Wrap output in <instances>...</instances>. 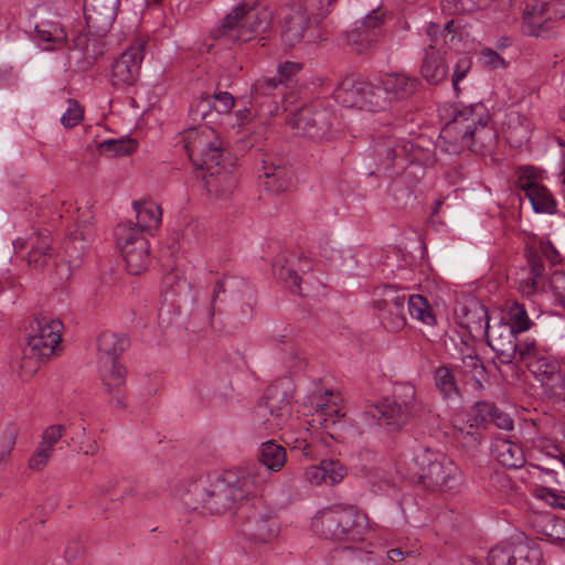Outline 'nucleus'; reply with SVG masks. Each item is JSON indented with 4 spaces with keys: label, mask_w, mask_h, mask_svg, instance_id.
Wrapping results in <instances>:
<instances>
[{
    "label": "nucleus",
    "mask_w": 565,
    "mask_h": 565,
    "mask_svg": "<svg viewBox=\"0 0 565 565\" xmlns=\"http://www.w3.org/2000/svg\"><path fill=\"white\" fill-rule=\"evenodd\" d=\"M285 461V448L269 440L260 445L258 461L225 470L214 481V504L217 512L224 513L238 501L253 495L268 481L273 471L282 468Z\"/></svg>",
    "instance_id": "f257e3e1"
},
{
    "label": "nucleus",
    "mask_w": 565,
    "mask_h": 565,
    "mask_svg": "<svg viewBox=\"0 0 565 565\" xmlns=\"http://www.w3.org/2000/svg\"><path fill=\"white\" fill-rule=\"evenodd\" d=\"M440 138L448 143L444 150L458 153L461 150L482 152L495 145L497 134L490 125V114L482 103L471 104L458 110L447 122Z\"/></svg>",
    "instance_id": "f03ea898"
},
{
    "label": "nucleus",
    "mask_w": 565,
    "mask_h": 565,
    "mask_svg": "<svg viewBox=\"0 0 565 565\" xmlns=\"http://www.w3.org/2000/svg\"><path fill=\"white\" fill-rule=\"evenodd\" d=\"M413 471L419 482L430 491H457L462 483L458 466L445 454L418 446L412 457Z\"/></svg>",
    "instance_id": "7ed1b4c3"
},
{
    "label": "nucleus",
    "mask_w": 565,
    "mask_h": 565,
    "mask_svg": "<svg viewBox=\"0 0 565 565\" xmlns=\"http://www.w3.org/2000/svg\"><path fill=\"white\" fill-rule=\"evenodd\" d=\"M313 530L327 540L359 543L369 530V518L354 505H334L312 521Z\"/></svg>",
    "instance_id": "20e7f679"
},
{
    "label": "nucleus",
    "mask_w": 565,
    "mask_h": 565,
    "mask_svg": "<svg viewBox=\"0 0 565 565\" xmlns=\"http://www.w3.org/2000/svg\"><path fill=\"white\" fill-rule=\"evenodd\" d=\"M417 408L416 388L407 382L396 383L391 396L379 404L369 406L364 416L376 420L387 431L402 430L415 415Z\"/></svg>",
    "instance_id": "39448f33"
},
{
    "label": "nucleus",
    "mask_w": 565,
    "mask_h": 565,
    "mask_svg": "<svg viewBox=\"0 0 565 565\" xmlns=\"http://www.w3.org/2000/svg\"><path fill=\"white\" fill-rule=\"evenodd\" d=\"M236 508L237 531L255 544H266L275 540L280 524L275 512L262 499L249 497L238 501Z\"/></svg>",
    "instance_id": "423d86ee"
},
{
    "label": "nucleus",
    "mask_w": 565,
    "mask_h": 565,
    "mask_svg": "<svg viewBox=\"0 0 565 565\" xmlns=\"http://www.w3.org/2000/svg\"><path fill=\"white\" fill-rule=\"evenodd\" d=\"M267 25V20L262 25L256 11L238 4L224 17L220 28L214 31V47L231 49L236 42L248 40V33L262 31Z\"/></svg>",
    "instance_id": "0eeeda50"
},
{
    "label": "nucleus",
    "mask_w": 565,
    "mask_h": 565,
    "mask_svg": "<svg viewBox=\"0 0 565 565\" xmlns=\"http://www.w3.org/2000/svg\"><path fill=\"white\" fill-rule=\"evenodd\" d=\"M333 97L338 104L347 108L376 111L385 106L381 88L354 75L344 77L338 84Z\"/></svg>",
    "instance_id": "6e6552de"
},
{
    "label": "nucleus",
    "mask_w": 565,
    "mask_h": 565,
    "mask_svg": "<svg viewBox=\"0 0 565 565\" xmlns=\"http://www.w3.org/2000/svg\"><path fill=\"white\" fill-rule=\"evenodd\" d=\"M62 330L63 323L57 318H36L29 326L25 354L39 361L49 360L61 342Z\"/></svg>",
    "instance_id": "1a4fd4ad"
},
{
    "label": "nucleus",
    "mask_w": 565,
    "mask_h": 565,
    "mask_svg": "<svg viewBox=\"0 0 565 565\" xmlns=\"http://www.w3.org/2000/svg\"><path fill=\"white\" fill-rule=\"evenodd\" d=\"M333 113L321 104L307 105L290 114L287 124L297 135L312 140L332 138Z\"/></svg>",
    "instance_id": "9d476101"
},
{
    "label": "nucleus",
    "mask_w": 565,
    "mask_h": 565,
    "mask_svg": "<svg viewBox=\"0 0 565 565\" xmlns=\"http://www.w3.org/2000/svg\"><path fill=\"white\" fill-rule=\"evenodd\" d=\"M373 308L379 312L382 326L391 332L401 331L407 322L405 289H396L392 285H384L375 289Z\"/></svg>",
    "instance_id": "9b49d317"
},
{
    "label": "nucleus",
    "mask_w": 565,
    "mask_h": 565,
    "mask_svg": "<svg viewBox=\"0 0 565 565\" xmlns=\"http://www.w3.org/2000/svg\"><path fill=\"white\" fill-rule=\"evenodd\" d=\"M146 42L138 41L126 49L110 66L109 81L117 89L132 86L139 78Z\"/></svg>",
    "instance_id": "f8f14e48"
},
{
    "label": "nucleus",
    "mask_w": 565,
    "mask_h": 565,
    "mask_svg": "<svg viewBox=\"0 0 565 565\" xmlns=\"http://www.w3.org/2000/svg\"><path fill=\"white\" fill-rule=\"evenodd\" d=\"M264 399L257 407V416L264 418L265 429L269 433L282 429L291 415V396L275 384L266 390Z\"/></svg>",
    "instance_id": "ddd939ff"
},
{
    "label": "nucleus",
    "mask_w": 565,
    "mask_h": 565,
    "mask_svg": "<svg viewBox=\"0 0 565 565\" xmlns=\"http://www.w3.org/2000/svg\"><path fill=\"white\" fill-rule=\"evenodd\" d=\"M312 260L307 257H292L286 264H275L274 274L282 280L292 294L307 297L313 291Z\"/></svg>",
    "instance_id": "4468645a"
},
{
    "label": "nucleus",
    "mask_w": 565,
    "mask_h": 565,
    "mask_svg": "<svg viewBox=\"0 0 565 565\" xmlns=\"http://www.w3.org/2000/svg\"><path fill=\"white\" fill-rule=\"evenodd\" d=\"M384 35V14L374 10L361 21L359 26L348 33L347 40L353 51L363 54Z\"/></svg>",
    "instance_id": "2eb2a0df"
},
{
    "label": "nucleus",
    "mask_w": 565,
    "mask_h": 565,
    "mask_svg": "<svg viewBox=\"0 0 565 565\" xmlns=\"http://www.w3.org/2000/svg\"><path fill=\"white\" fill-rule=\"evenodd\" d=\"M527 367L548 396L565 399V380L555 359L542 355L529 362Z\"/></svg>",
    "instance_id": "dca6fc26"
},
{
    "label": "nucleus",
    "mask_w": 565,
    "mask_h": 565,
    "mask_svg": "<svg viewBox=\"0 0 565 565\" xmlns=\"http://www.w3.org/2000/svg\"><path fill=\"white\" fill-rule=\"evenodd\" d=\"M184 149L194 164V177L202 183V186L209 190V181L206 171L209 170V163L212 159V141L202 135L196 129L186 131L183 137Z\"/></svg>",
    "instance_id": "f3484780"
},
{
    "label": "nucleus",
    "mask_w": 565,
    "mask_h": 565,
    "mask_svg": "<svg viewBox=\"0 0 565 565\" xmlns=\"http://www.w3.org/2000/svg\"><path fill=\"white\" fill-rule=\"evenodd\" d=\"M518 185L530 200L535 212L554 213L556 201L550 190L535 181L534 170L530 167L520 169Z\"/></svg>",
    "instance_id": "a211bd4d"
},
{
    "label": "nucleus",
    "mask_w": 565,
    "mask_h": 565,
    "mask_svg": "<svg viewBox=\"0 0 565 565\" xmlns=\"http://www.w3.org/2000/svg\"><path fill=\"white\" fill-rule=\"evenodd\" d=\"M212 481L209 475L200 476L191 480L178 493L179 500L185 510L199 514L210 512V502L212 499Z\"/></svg>",
    "instance_id": "6ab92c4d"
},
{
    "label": "nucleus",
    "mask_w": 565,
    "mask_h": 565,
    "mask_svg": "<svg viewBox=\"0 0 565 565\" xmlns=\"http://www.w3.org/2000/svg\"><path fill=\"white\" fill-rule=\"evenodd\" d=\"M103 387L109 403L119 409L127 407L126 370L120 363L98 365Z\"/></svg>",
    "instance_id": "aec40b11"
},
{
    "label": "nucleus",
    "mask_w": 565,
    "mask_h": 565,
    "mask_svg": "<svg viewBox=\"0 0 565 565\" xmlns=\"http://www.w3.org/2000/svg\"><path fill=\"white\" fill-rule=\"evenodd\" d=\"M565 18V3L561 1H550L539 3H527L524 9V19L533 29L532 34L539 35L541 31L547 30V22Z\"/></svg>",
    "instance_id": "412c9836"
},
{
    "label": "nucleus",
    "mask_w": 565,
    "mask_h": 565,
    "mask_svg": "<svg viewBox=\"0 0 565 565\" xmlns=\"http://www.w3.org/2000/svg\"><path fill=\"white\" fill-rule=\"evenodd\" d=\"M120 0H84L86 23L97 33L106 32L114 23Z\"/></svg>",
    "instance_id": "4be33fe9"
},
{
    "label": "nucleus",
    "mask_w": 565,
    "mask_h": 565,
    "mask_svg": "<svg viewBox=\"0 0 565 565\" xmlns=\"http://www.w3.org/2000/svg\"><path fill=\"white\" fill-rule=\"evenodd\" d=\"M330 565H381V556L363 540L337 551Z\"/></svg>",
    "instance_id": "5701e85b"
},
{
    "label": "nucleus",
    "mask_w": 565,
    "mask_h": 565,
    "mask_svg": "<svg viewBox=\"0 0 565 565\" xmlns=\"http://www.w3.org/2000/svg\"><path fill=\"white\" fill-rule=\"evenodd\" d=\"M311 20L315 21V18L306 12L305 4L288 9L282 18L281 25V39L284 43L289 47H294L299 43Z\"/></svg>",
    "instance_id": "b1692460"
},
{
    "label": "nucleus",
    "mask_w": 565,
    "mask_h": 565,
    "mask_svg": "<svg viewBox=\"0 0 565 565\" xmlns=\"http://www.w3.org/2000/svg\"><path fill=\"white\" fill-rule=\"evenodd\" d=\"M236 160V157L226 148L221 143L216 146L214 142V183L217 182L222 194L230 193L236 184V178L233 173Z\"/></svg>",
    "instance_id": "393cba45"
},
{
    "label": "nucleus",
    "mask_w": 565,
    "mask_h": 565,
    "mask_svg": "<svg viewBox=\"0 0 565 565\" xmlns=\"http://www.w3.org/2000/svg\"><path fill=\"white\" fill-rule=\"evenodd\" d=\"M230 291L236 300L242 301L241 315L245 319H252L253 309L256 303L255 290L246 282L237 279H225L214 285V301L220 294Z\"/></svg>",
    "instance_id": "a878e982"
},
{
    "label": "nucleus",
    "mask_w": 565,
    "mask_h": 565,
    "mask_svg": "<svg viewBox=\"0 0 565 565\" xmlns=\"http://www.w3.org/2000/svg\"><path fill=\"white\" fill-rule=\"evenodd\" d=\"M419 87V79L406 73H390L382 79V88L388 100H403L412 97Z\"/></svg>",
    "instance_id": "bb28decb"
},
{
    "label": "nucleus",
    "mask_w": 565,
    "mask_h": 565,
    "mask_svg": "<svg viewBox=\"0 0 565 565\" xmlns=\"http://www.w3.org/2000/svg\"><path fill=\"white\" fill-rule=\"evenodd\" d=\"M306 479L316 486L321 483L337 484L347 476L345 466L337 459H323L319 465L306 469Z\"/></svg>",
    "instance_id": "cd10ccee"
},
{
    "label": "nucleus",
    "mask_w": 565,
    "mask_h": 565,
    "mask_svg": "<svg viewBox=\"0 0 565 565\" xmlns=\"http://www.w3.org/2000/svg\"><path fill=\"white\" fill-rule=\"evenodd\" d=\"M128 344L129 341L125 335L110 331L100 333L97 338L98 365L119 363L118 358Z\"/></svg>",
    "instance_id": "c85d7f7f"
},
{
    "label": "nucleus",
    "mask_w": 565,
    "mask_h": 565,
    "mask_svg": "<svg viewBox=\"0 0 565 565\" xmlns=\"http://www.w3.org/2000/svg\"><path fill=\"white\" fill-rule=\"evenodd\" d=\"M491 452L500 465L509 469H518L525 463L522 447L505 438H494L491 444Z\"/></svg>",
    "instance_id": "c756f323"
},
{
    "label": "nucleus",
    "mask_w": 565,
    "mask_h": 565,
    "mask_svg": "<svg viewBox=\"0 0 565 565\" xmlns=\"http://www.w3.org/2000/svg\"><path fill=\"white\" fill-rule=\"evenodd\" d=\"M541 558L540 548L524 533L515 535L509 565H540Z\"/></svg>",
    "instance_id": "7c9ffc66"
},
{
    "label": "nucleus",
    "mask_w": 565,
    "mask_h": 565,
    "mask_svg": "<svg viewBox=\"0 0 565 565\" xmlns=\"http://www.w3.org/2000/svg\"><path fill=\"white\" fill-rule=\"evenodd\" d=\"M149 249L148 239H139L131 248L120 249L129 274L140 275L147 269L150 263Z\"/></svg>",
    "instance_id": "2f4dec72"
},
{
    "label": "nucleus",
    "mask_w": 565,
    "mask_h": 565,
    "mask_svg": "<svg viewBox=\"0 0 565 565\" xmlns=\"http://www.w3.org/2000/svg\"><path fill=\"white\" fill-rule=\"evenodd\" d=\"M137 217V227L141 231H154L162 221V209L153 201H141L134 203Z\"/></svg>",
    "instance_id": "473e14b6"
},
{
    "label": "nucleus",
    "mask_w": 565,
    "mask_h": 565,
    "mask_svg": "<svg viewBox=\"0 0 565 565\" xmlns=\"http://www.w3.org/2000/svg\"><path fill=\"white\" fill-rule=\"evenodd\" d=\"M454 20L448 21L446 24L440 25L431 22L427 28V35L430 43L426 51L429 52H446L444 46L454 49V41L456 39L455 30L452 29Z\"/></svg>",
    "instance_id": "72a5a7b5"
},
{
    "label": "nucleus",
    "mask_w": 565,
    "mask_h": 565,
    "mask_svg": "<svg viewBox=\"0 0 565 565\" xmlns=\"http://www.w3.org/2000/svg\"><path fill=\"white\" fill-rule=\"evenodd\" d=\"M446 52H425L420 73L423 77L433 85L445 79L448 68L444 60Z\"/></svg>",
    "instance_id": "f704fd0d"
},
{
    "label": "nucleus",
    "mask_w": 565,
    "mask_h": 565,
    "mask_svg": "<svg viewBox=\"0 0 565 565\" xmlns=\"http://www.w3.org/2000/svg\"><path fill=\"white\" fill-rule=\"evenodd\" d=\"M406 308L412 318L427 326L436 323V317L428 300L422 295H407Z\"/></svg>",
    "instance_id": "c9c22d12"
},
{
    "label": "nucleus",
    "mask_w": 565,
    "mask_h": 565,
    "mask_svg": "<svg viewBox=\"0 0 565 565\" xmlns=\"http://www.w3.org/2000/svg\"><path fill=\"white\" fill-rule=\"evenodd\" d=\"M527 264L530 267L529 277L520 281V289L527 295L536 291L539 279L543 276L544 264L536 252L527 254Z\"/></svg>",
    "instance_id": "e433bc0d"
},
{
    "label": "nucleus",
    "mask_w": 565,
    "mask_h": 565,
    "mask_svg": "<svg viewBox=\"0 0 565 565\" xmlns=\"http://www.w3.org/2000/svg\"><path fill=\"white\" fill-rule=\"evenodd\" d=\"M36 41L43 50H52L66 41V34L56 25L42 24L36 26Z\"/></svg>",
    "instance_id": "4c0bfd02"
},
{
    "label": "nucleus",
    "mask_w": 565,
    "mask_h": 565,
    "mask_svg": "<svg viewBox=\"0 0 565 565\" xmlns=\"http://www.w3.org/2000/svg\"><path fill=\"white\" fill-rule=\"evenodd\" d=\"M462 371L471 376L475 387L480 390L483 387V382L487 381V370L482 361L478 358L476 352L471 350L469 353L461 358Z\"/></svg>",
    "instance_id": "58836bf2"
},
{
    "label": "nucleus",
    "mask_w": 565,
    "mask_h": 565,
    "mask_svg": "<svg viewBox=\"0 0 565 565\" xmlns=\"http://www.w3.org/2000/svg\"><path fill=\"white\" fill-rule=\"evenodd\" d=\"M116 244L119 249L131 248L139 239H147L142 231L130 222L120 223L115 230Z\"/></svg>",
    "instance_id": "ea45409f"
},
{
    "label": "nucleus",
    "mask_w": 565,
    "mask_h": 565,
    "mask_svg": "<svg viewBox=\"0 0 565 565\" xmlns=\"http://www.w3.org/2000/svg\"><path fill=\"white\" fill-rule=\"evenodd\" d=\"M455 438L468 450H476L481 444V433L478 426L468 423V419L462 425H455Z\"/></svg>",
    "instance_id": "a19ab883"
},
{
    "label": "nucleus",
    "mask_w": 565,
    "mask_h": 565,
    "mask_svg": "<svg viewBox=\"0 0 565 565\" xmlns=\"http://www.w3.org/2000/svg\"><path fill=\"white\" fill-rule=\"evenodd\" d=\"M434 377L437 388L445 398H454L459 395L458 385L449 367L444 365L437 367Z\"/></svg>",
    "instance_id": "79ce46f5"
},
{
    "label": "nucleus",
    "mask_w": 565,
    "mask_h": 565,
    "mask_svg": "<svg viewBox=\"0 0 565 565\" xmlns=\"http://www.w3.org/2000/svg\"><path fill=\"white\" fill-rule=\"evenodd\" d=\"M509 322L503 326H509L514 332L521 333L530 329L531 320L523 305L512 302L508 307Z\"/></svg>",
    "instance_id": "37998d69"
},
{
    "label": "nucleus",
    "mask_w": 565,
    "mask_h": 565,
    "mask_svg": "<svg viewBox=\"0 0 565 565\" xmlns=\"http://www.w3.org/2000/svg\"><path fill=\"white\" fill-rule=\"evenodd\" d=\"M487 330L488 344L490 348H495V343H501L502 345L510 343L512 348H519L518 333L509 326H499L498 329L493 331H490L488 327Z\"/></svg>",
    "instance_id": "c03bdc74"
},
{
    "label": "nucleus",
    "mask_w": 565,
    "mask_h": 565,
    "mask_svg": "<svg viewBox=\"0 0 565 565\" xmlns=\"http://www.w3.org/2000/svg\"><path fill=\"white\" fill-rule=\"evenodd\" d=\"M515 536L500 542L495 546H493L488 553V564L489 565H509V556L514 546Z\"/></svg>",
    "instance_id": "a18cd8bd"
},
{
    "label": "nucleus",
    "mask_w": 565,
    "mask_h": 565,
    "mask_svg": "<svg viewBox=\"0 0 565 565\" xmlns=\"http://www.w3.org/2000/svg\"><path fill=\"white\" fill-rule=\"evenodd\" d=\"M50 246V236L47 234H39L36 236V242L33 243L32 248L28 254V262L35 266H42L45 263Z\"/></svg>",
    "instance_id": "49530a36"
},
{
    "label": "nucleus",
    "mask_w": 565,
    "mask_h": 565,
    "mask_svg": "<svg viewBox=\"0 0 565 565\" xmlns=\"http://www.w3.org/2000/svg\"><path fill=\"white\" fill-rule=\"evenodd\" d=\"M279 87L276 78L263 77L255 81L250 90L252 103L257 104L263 97L275 95V90Z\"/></svg>",
    "instance_id": "de8ad7c7"
},
{
    "label": "nucleus",
    "mask_w": 565,
    "mask_h": 565,
    "mask_svg": "<svg viewBox=\"0 0 565 565\" xmlns=\"http://www.w3.org/2000/svg\"><path fill=\"white\" fill-rule=\"evenodd\" d=\"M495 406L486 402H477L472 406L469 415L468 423H472L479 427L481 424H488L491 422L493 414H495Z\"/></svg>",
    "instance_id": "09e8293b"
},
{
    "label": "nucleus",
    "mask_w": 565,
    "mask_h": 565,
    "mask_svg": "<svg viewBox=\"0 0 565 565\" xmlns=\"http://www.w3.org/2000/svg\"><path fill=\"white\" fill-rule=\"evenodd\" d=\"M532 526L539 535L540 540H547L551 542L559 540V537H555L554 534L550 531V527H555L554 518L550 514L535 515L532 520Z\"/></svg>",
    "instance_id": "8fccbe9b"
},
{
    "label": "nucleus",
    "mask_w": 565,
    "mask_h": 565,
    "mask_svg": "<svg viewBox=\"0 0 565 565\" xmlns=\"http://www.w3.org/2000/svg\"><path fill=\"white\" fill-rule=\"evenodd\" d=\"M318 416L320 418H322L321 425L323 426V428L326 430L329 431V435L333 439H338L339 438V434H338L337 427L339 425H342V422L340 419L341 415H340L339 409H337V408H329V407H327L326 409L321 408V411L319 412ZM344 415H342V417Z\"/></svg>",
    "instance_id": "3c124183"
},
{
    "label": "nucleus",
    "mask_w": 565,
    "mask_h": 565,
    "mask_svg": "<svg viewBox=\"0 0 565 565\" xmlns=\"http://www.w3.org/2000/svg\"><path fill=\"white\" fill-rule=\"evenodd\" d=\"M335 1L337 0H302V4H305L306 12L315 18V22H318L329 14L331 6Z\"/></svg>",
    "instance_id": "603ef678"
},
{
    "label": "nucleus",
    "mask_w": 565,
    "mask_h": 565,
    "mask_svg": "<svg viewBox=\"0 0 565 565\" xmlns=\"http://www.w3.org/2000/svg\"><path fill=\"white\" fill-rule=\"evenodd\" d=\"M84 116L83 107L73 99L67 100V109L61 117V122L65 128L77 126Z\"/></svg>",
    "instance_id": "864d4df0"
},
{
    "label": "nucleus",
    "mask_w": 565,
    "mask_h": 565,
    "mask_svg": "<svg viewBox=\"0 0 565 565\" xmlns=\"http://www.w3.org/2000/svg\"><path fill=\"white\" fill-rule=\"evenodd\" d=\"M100 149L103 152H107L111 156H125L135 150V145L131 142V140L109 139L105 140L100 145Z\"/></svg>",
    "instance_id": "5fc2aeb1"
},
{
    "label": "nucleus",
    "mask_w": 565,
    "mask_h": 565,
    "mask_svg": "<svg viewBox=\"0 0 565 565\" xmlns=\"http://www.w3.org/2000/svg\"><path fill=\"white\" fill-rule=\"evenodd\" d=\"M53 449L49 448L39 443L35 451L31 456L29 460V467L32 470L41 471L47 465L50 458L52 457Z\"/></svg>",
    "instance_id": "6e6d98bb"
},
{
    "label": "nucleus",
    "mask_w": 565,
    "mask_h": 565,
    "mask_svg": "<svg viewBox=\"0 0 565 565\" xmlns=\"http://www.w3.org/2000/svg\"><path fill=\"white\" fill-rule=\"evenodd\" d=\"M408 147H412L409 142H402L401 140H388L384 150L376 148L380 154L385 153L388 161H394L396 158L405 154L408 151Z\"/></svg>",
    "instance_id": "4d7b16f0"
},
{
    "label": "nucleus",
    "mask_w": 565,
    "mask_h": 565,
    "mask_svg": "<svg viewBox=\"0 0 565 565\" xmlns=\"http://www.w3.org/2000/svg\"><path fill=\"white\" fill-rule=\"evenodd\" d=\"M235 105V98L227 92H216L214 89V110L218 114L230 115Z\"/></svg>",
    "instance_id": "13d9d810"
},
{
    "label": "nucleus",
    "mask_w": 565,
    "mask_h": 565,
    "mask_svg": "<svg viewBox=\"0 0 565 565\" xmlns=\"http://www.w3.org/2000/svg\"><path fill=\"white\" fill-rule=\"evenodd\" d=\"M212 111V103L209 96L200 98L190 108V116L193 121H203Z\"/></svg>",
    "instance_id": "bf43d9fd"
},
{
    "label": "nucleus",
    "mask_w": 565,
    "mask_h": 565,
    "mask_svg": "<svg viewBox=\"0 0 565 565\" xmlns=\"http://www.w3.org/2000/svg\"><path fill=\"white\" fill-rule=\"evenodd\" d=\"M516 354L522 362L526 363L527 366L529 362L542 356L539 352L535 340H525L519 343Z\"/></svg>",
    "instance_id": "052dcab7"
},
{
    "label": "nucleus",
    "mask_w": 565,
    "mask_h": 565,
    "mask_svg": "<svg viewBox=\"0 0 565 565\" xmlns=\"http://www.w3.org/2000/svg\"><path fill=\"white\" fill-rule=\"evenodd\" d=\"M471 68V60L468 56H461L455 67H454V74H452V87L456 93L459 92V82L463 79L467 75V73Z\"/></svg>",
    "instance_id": "680f3d73"
},
{
    "label": "nucleus",
    "mask_w": 565,
    "mask_h": 565,
    "mask_svg": "<svg viewBox=\"0 0 565 565\" xmlns=\"http://www.w3.org/2000/svg\"><path fill=\"white\" fill-rule=\"evenodd\" d=\"M65 429L62 425H52L47 427L43 433L41 437L40 444L47 446L49 448L54 450V446L58 443V440L62 438Z\"/></svg>",
    "instance_id": "e2e57ef3"
},
{
    "label": "nucleus",
    "mask_w": 565,
    "mask_h": 565,
    "mask_svg": "<svg viewBox=\"0 0 565 565\" xmlns=\"http://www.w3.org/2000/svg\"><path fill=\"white\" fill-rule=\"evenodd\" d=\"M537 497L547 504L565 510V495L550 488H541L537 490Z\"/></svg>",
    "instance_id": "0e129e2a"
},
{
    "label": "nucleus",
    "mask_w": 565,
    "mask_h": 565,
    "mask_svg": "<svg viewBox=\"0 0 565 565\" xmlns=\"http://www.w3.org/2000/svg\"><path fill=\"white\" fill-rule=\"evenodd\" d=\"M479 61L490 68L505 67L504 60L493 50L484 49L480 52Z\"/></svg>",
    "instance_id": "69168bd1"
},
{
    "label": "nucleus",
    "mask_w": 565,
    "mask_h": 565,
    "mask_svg": "<svg viewBox=\"0 0 565 565\" xmlns=\"http://www.w3.org/2000/svg\"><path fill=\"white\" fill-rule=\"evenodd\" d=\"M551 287L561 305L565 307V273H554L551 279Z\"/></svg>",
    "instance_id": "338daca9"
},
{
    "label": "nucleus",
    "mask_w": 565,
    "mask_h": 565,
    "mask_svg": "<svg viewBox=\"0 0 565 565\" xmlns=\"http://www.w3.org/2000/svg\"><path fill=\"white\" fill-rule=\"evenodd\" d=\"M495 352V358L502 364H510L518 355V348H512L510 343L508 345H502L501 343H495V348H491Z\"/></svg>",
    "instance_id": "774afa93"
}]
</instances>
